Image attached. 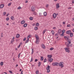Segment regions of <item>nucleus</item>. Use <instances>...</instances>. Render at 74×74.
<instances>
[{
	"label": "nucleus",
	"instance_id": "nucleus-2",
	"mask_svg": "<svg viewBox=\"0 0 74 74\" xmlns=\"http://www.w3.org/2000/svg\"><path fill=\"white\" fill-rule=\"evenodd\" d=\"M64 63L63 62H61L59 63V66L60 67H61V68H63L64 67Z\"/></svg>",
	"mask_w": 74,
	"mask_h": 74
},
{
	"label": "nucleus",
	"instance_id": "nucleus-6",
	"mask_svg": "<svg viewBox=\"0 0 74 74\" xmlns=\"http://www.w3.org/2000/svg\"><path fill=\"white\" fill-rule=\"evenodd\" d=\"M65 45H66V48H68L70 47V44H68L67 42H66Z\"/></svg>",
	"mask_w": 74,
	"mask_h": 74
},
{
	"label": "nucleus",
	"instance_id": "nucleus-13",
	"mask_svg": "<svg viewBox=\"0 0 74 74\" xmlns=\"http://www.w3.org/2000/svg\"><path fill=\"white\" fill-rule=\"evenodd\" d=\"M62 30H61V29H59L58 31V34H60Z\"/></svg>",
	"mask_w": 74,
	"mask_h": 74
},
{
	"label": "nucleus",
	"instance_id": "nucleus-41",
	"mask_svg": "<svg viewBox=\"0 0 74 74\" xmlns=\"http://www.w3.org/2000/svg\"><path fill=\"white\" fill-rule=\"evenodd\" d=\"M39 15L40 16H42V13H39Z\"/></svg>",
	"mask_w": 74,
	"mask_h": 74
},
{
	"label": "nucleus",
	"instance_id": "nucleus-1",
	"mask_svg": "<svg viewBox=\"0 0 74 74\" xmlns=\"http://www.w3.org/2000/svg\"><path fill=\"white\" fill-rule=\"evenodd\" d=\"M35 37L36 38V41L35 42L36 44H38V43H39V41H40L39 38L38 37L37 35L36 34L35 35Z\"/></svg>",
	"mask_w": 74,
	"mask_h": 74
},
{
	"label": "nucleus",
	"instance_id": "nucleus-18",
	"mask_svg": "<svg viewBox=\"0 0 74 74\" xmlns=\"http://www.w3.org/2000/svg\"><path fill=\"white\" fill-rule=\"evenodd\" d=\"M51 69V66L49 65H48V66L46 67V69Z\"/></svg>",
	"mask_w": 74,
	"mask_h": 74
},
{
	"label": "nucleus",
	"instance_id": "nucleus-14",
	"mask_svg": "<svg viewBox=\"0 0 74 74\" xmlns=\"http://www.w3.org/2000/svg\"><path fill=\"white\" fill-rule=\"evenodd\" d=\"M33 14L34 15H37V13L36 12H34L33 13Z\"/></svg>",
	"mask_w": 74,
	"mask_h": 74
},
{
	"label": "nucleus",
	"instance_id": "nucleus-61",
	"mask_svg": "<svg viewBox=\"0 0 74 74\" xmlns=\"http://www.w3.org/2000/svg\"><path fill=\"white\" fill-rule=\"evenodd\" d=\"M32 26H35V23H33L32 24Z\"/></svg>",
	"mask_w": 74,
	"mask_h": 74
},
{
	"label": "nucleus",
	"instance_id": "nucleus-38",
	"mask_svg": "<svg viewBox=\"0 0 74 74\" xmlns=\"http://www.w3.org/2000/svg\"><path fill=\"white\" fill-rule=\"evenodd\" d=\"M30 35H29L27 37V40H29V38H30Z\"/></svg>",
	"mask_w": 74,
	"mask_h": 74
},
{
	"label": "nucleus",
	"instance_id": "nucleus-55",
	"mask_svg": "<svg viewBox=\"0 0 74 74\" xmlns=\"http://www.w3.org/2000/svg\"><path fill=\"white\" fill-rule=\"evenodd\" d=\"M48 6H49V5L48 4H47L46 5V7L47 8L48 7Z\"/></svg>",
	"mask_w": 74,
	"mask_h": 74
},
{
	"label": "nucleus",
	"instance_id": "nucleus-36",
	"mask_svg": "<svg viewBox=\"0 0 74 74\" xmlns=\"http://www.w3.org/2000/svg\"><path fill=\"white\" fill-rule=\"evenodd\" d=\"M54 49L53 48L51 47L50 49V51H52V50H53Z\"/></svg>",
	"mask_w": 74,
	"mask_h": 74
},
{
	"label": "nucleus",
	"instance_id": "nucleus-22",
	"mask_svg": "<svg viewBox=\"0 0 74 74\" xmlns=\"http://www.w3.org/2000/svg\"><path fill=\"white\" fill-rule=\"evenodd\" d=\"M27 25V23H25L24 25V27H26Z\"/></svg>",
	"mask_w": 74,
	"mask_h": 74
},
{
	"label": "nucleus",
	"instance_id": "nucleus-59",
	"mask_svg": "<svg viewBox=\"0 0 74 74\" xmlns=\"http://www.w3.org/2000/svg\"><path fill=\"white\" fill-rule=\"evenodd\" d=\"M58 36V34H55V36Z\"/></svg>",
	"mask_w": 74,
	"mask_h": 74
},
{
	"label": "nucleus",
	"instance_id": "nucleus-10",
	"mask_svg": "<svg viewBox=\"0 0 74 74\" xmlns=\"http://www.w3.org/2000/svg\"><path fill=\"white\" fill-rule=\"evenodd\" d=\"M4 7V5L2 4L0 5V8H3Z\"/></svg>",
	"mask_w": 74,
	"mask_h": 74
},
{
	"label": "nucleus",
	"instance_id": "nucleus-53",
	"mask_svg": "<svg viewBox=\"0 0 74 74\" xmlns=\"http://www.w3.org/2000/svg\"><path fill=\"white\" fill-rule=\"evenodd\" d=\"M71 7H69L68 8V9H71Z\"/></svg>",
	"mask_w": 74,
	"mask_h": 74
},
{
	"label": "nucleus",
	"instance_id": "nucleus-5",
	"mask_svg": "<svg viewBox=\"0 0 74 74\" xmlns=\"http://www.w3.org/2000/svg\"><path fill=\"white\" fill-rule=\"evenodd\" d=\"M36 10L35 8V7H34V6H33L31 7V10L32 11H34L35 10Z\"/></svg>",
	"mask_w": 74,
	"mask_h": 74
},
{
	"label": "nucleus",
	"instance_id": "nucleus-62",
	"mask_svg": "<svg viewBox=\"0 0 74 74\" xmlns=\"http://www.w3.org/2000/svg\"><path fill=\"white\" fill-rule=\"evenodd\" d=\"M63 25H64L65 24V22H63Z\"/></svg>",
	"mask_w": 74,
	"mask_h": 74
},
{
	"label": "nucleus",
	"instance_id": "nucleus-19",
	"mask_svg": "<svg viewBox=\"0 0 74 74\" xmlns=\"http://www.w3.org/2000/svg\"><path fill=\"white\" fill-rule=\"evenodd\" d=\"M41 63L40 62H38V67H40V66H41Z\"/></svg>",
	"mask_w": 74,
	"mask_h": 74
},
{
	"label": "nucleus",
	"instance_id": "nucleus-29",
	"mask_svg": "<svg viewBox=\"0 0 74 74\" xmlns=\"http://www.w3.org/2000/svg\"><path fill=\"white\" fill-rule=\"evenodd\" d=\"M43 62H44V63H45V62H47V59L45 58L44 60V61Z\"/></svg>",
	"mask_w": 74,
	"mask_h": 74
},
{
	"label": "nucleus",
	"instance_id": "nucleus-35",
	"mask_svg": "<svg viewBox=\"0 0 74 74\" xmlns=\"http://www.w3.org/2000/svg\"><path fill=\"white\" fill-rule=\"evenodd\" d=\"M29 19H30V20L32 21V20H33V18L32 17H30L29 18Z\"/></svg>",
	"mask_w": 74,
	"mask_h": 74
},
{
	"label": "nucleus",
	"instance_id": "nucleus-57",
	"mask_svg": "<svg viewBox=\"0 0 74 74\" xmlns=\"http://www.w3.org/2000/svg\"><path fill=\"white\" fill-rule=\"evenodd\" d=\"M53 29H56V28L55 27H54L53 28Z\"/></svg>",
	"mask_w": 74,
	"mask_h": 74
},
{
	"label": "nucleus",
	"instance_id": "nucleus-17",
	"mask_svg": "<svg viewBox=\"0 0 74 74\" xmlns=\"http://www.w3.org/2000/svg\"><path fill=\"white\" fill-rule=\"evenodd\" d=\"M69 34L71 37H72L73 36V33L71 32V33Z\"/></svg>",
	"mask_w": 74,
	"mask_h": 74
},
{
	"label": "nucleus",
	"instance_id": "nucleus-48",
	"mask_svg": "<svg viewBox=\"0 0 74 74\" xmlns=\"http://www.w3.org/2000/svg\"><path fill=\"white\" fill-rule=\"evenodd\" d=\"M70 25L69 24L68 25H67V27H70Z\"/></svg>",
	"mask_w": 74,
	"mask_h": 74
},
{
	"label": "nucleus",
	"instance_id": "nucleus-3",
	"mask_svg": "<svg viewBox=\"0 0 74 74\" xmlns=\"http://www.w3.org/2000/svg\"><path fill=\"white\" fill-rule=\"evenodd\" d=\"M41 47L42 48L44 49H46V47L45 46V45L43 44L41 45Z\"/></svg>",
	"mask_w": 74,
	"mask_h": 74
},
{
	"label": "nucleus",
	"instance_id": "nucleus-45",
	"mask_svg": "<svg viewBox=\"0 0 74 74\" xmlns=\"http://www.w3.org/2000/svg\"><path fill=\"white\" fill-rule=\"evenodd\" d=\"M3 14L4 15H5L6 14V12H4L3 13Z\"/></svg>",
	"mask_w": 74,
	"mask_h": 74
},
{
	"label": "nucleus",
	"instance_id": "nucleus-32",
	"mask_svg": "<svg viewBox=\"0 0 74 74\" xmlns=\"http://www.w3.org/2000/svg\"><path fill=\"white\" fill-rule=\"evenodd\" d=\"M47 73H49L50 72V69H47Z\"/></svg>",
	"mask_w": 74,
	"mask_h": 74
},
{
	"label": "nucleus",
	"instance_id": "nucleus-33",
	"mask_svg": "<svg viewBox=\"0 0 74 74\" xmlns=\"http://www.w3.org/2000/svg\"><path fill=\"white\" fill-rule=\"evenodd\" d=\"M29 40L27 39V40H26L25 44H26V43H27L28 42H29Z\"/></svg>",
	"mask_w": 74,
	"mask_h": 74
},
{
	"label": "nucleus",
	"instance_id": "nucleus-60",
	"mask_svg": "<svg viewBox=\"0 0 74 74\" xmlns=\"http://www.w3.org/2000/svg\"><path fill=\"white\" fill-rule=\"evenodd\" d=\"M64 38H65V39H66V38H67V36H65L64 37Z\"/></svg>",
	"mask_w": 74,
	"mask_h": 74
},
{
	"label": "nucleus",
	"instance_id": "nucleus-8",
	"mask_svg": "<svg viewBox=\"0 0 74 74\" xmlns=\"http://www.w3.org/2000/svg\"><path fill=\"white\" fill-rule=\"evenodd\" d=\"M60 7V6L59 5V4L58 3L56 5V8H59Z\"/></svg>",
	"mask_w": 74,
	"mask_h": 74
},
{
	"label": "nucleus",
	"instance_id": "nucleus-43",
	"mask_svg": "<svg viewBox=\"0 0 74 74\" xmlns=\"http://www.w3.org/2000/svg\"><path fill=\"white\" fill-rule=\"evenodd\" d=\"M11 3H9L8 5V6H11Z\"/></svg>",
	"mask_w": 74,
	"mask_h": 74
},
{
	"label": "nucleus",
	"instance_id": "nucleus-28",
	"mask_svg": "<svg viewBox=\"0 0 74 74\" xmlns=\"http://www.w3.org/2000/svg\"><path fill=\"white\" fill-rule=\"evenodd\" d=\"M51 32L52 33V34L53 35H54V33H55V32L53 30L51 31Z\"/></svg>",
	"mask_w": 74,
	"mask_h": 74
},
{
	"label": "nucleus",
	"instance_id": "nucleus-26",
	"mask_svg": "<svg viewBox=\"0 0 74 74\" xmlns=\"http://www.w3.org/2000/svg\"><path fill=\"white\" fill-rule=\"evenodd\" d=\"M19 36H20V35H19V34H18L16 35V37L17 38H19Z\"/></svg>",
	"mask_w": 74,
	"mask_h": 74
},
{
	"label": "nucleus",
	"instance_id": "nucleus-44",
	"mask_svg": "<svg viewBox=\"0 0 74 74\" xmlns=\"http://www.w3.org/2000/svg\"><path fill=\"white\" fill-rule=\"evenodd\" d=\"M1 66H3V62H2L1 63Z\"/></svg>",
	"mask_w": 74,
	"mask_h": 74
},
{
	"label": "nucleus",
	"instance_id": "nucleus-31",
	"mask_svg": "<svg viewBox=\"0 0 74 74\" xmlns=\"http://www.w3.org/2000/svg\"><path fill=\"white\" fill-rule=\"evenodd\" d=\"M14 40L12 39L11 43H13V42H14Z\"/></svg>",
	"mask_w": 74,
	"mask_h": 74
},
{
	"label": "nucleus",
	"instance_id": "nucleus-23",
	"mask_svg": "<svg viewBox=\"0 0 74 74\" xmlns=\"http://www.w3.org/2000/svg\"><path fill=\"white\" fill-rule=\"evenodd\" d=\"M43 60H44V58L42 56H41L40 58V60L42 61Z\"/></svg>",
	"mask_w": 74,
	"mask_h": 74
},
{
	"label": "nucleus",
	"instance_id": "nucleus-42",
	"mask_svg": "<svg viewBox=\"0 0 74 74\" xmlns=\"http://www.w3.org/2000/svg\"><path fill=\"white\" fill-rule=\"evenodd\" d=\"M38 29V27H36L35 28H34V29L35 30H37V29Z\"/></svg>",
	"mask_w": 74,
	"mask_h": 74
},
{
	"label": "nucleus",
	"instance_id": "nucleus-21",
	"mask_svg": "<svg viewBox=\"0 0 74 74\" xmlns=\"http://www.w3.org/2000/svg\"><path fill=\"white\" fill-rule=\"evenodd\" d=\"M48 57L49 58H52V55H48Z\"/></svg>",
	"mask_w": 74,
	"mask_h": 74
},
{
	"label": "nucleus",
	"instance_id": "nucleus-4",
	"mask_svg": "<svg viewBox=\"0 0 74 74\" xmlns=\"http://www.w3.org/2000/svg\"><path fill=\"white\" fill-rule=\"evenodd\" d=\"M69 48H65V50L66 51V52H68V53H69L70 52V50H69Z\"/></svg>",
	"mask_w": 74,
	"mask_h": 74
},
{
	"label": "nucleus",
	"instance_id": "nucleus-50",
	"mask_svg": "<svg viewBox=\"0 0 74 74\" xmlns=\"http://www.w3.org/2000/svg\"><path fill=\"white\" fill-rule=\"evenodd\" d=\"M32 61H33V58H31V60L30 61V62H32Z\"/></svg>",
	"mask_w": 74,
	"mask_h": 74
},
{
	"label": "nucleus",
	"instance_id": "nucleus-54",
	"mask_svg": "<svg viewBox=\"0 0 74 74\" xmlns=\"http://www.w3.org/2000/svg\"><path fill=\"white\" fill-rule=\"evenodd\" d=\"M20 46H21V45L20 44L18 46V48H20Z\"/></svg>",
	"mask_w": 74,
	"mask_h": 74
},
{
	"label": "nucleus",
	"instance_id": "nucleus-25",
	"mask_svg": "<svg viewBox=\"0 0 74 74\" xmlns=\"http://www.w3.org/2000/svg\"><path fill=\"white\" fill-rule=\"evenodd\" d=\"M45 32H47V30L46 29H45L44 31H43L42 32L43 34H45Z\"/></svg>",
	"mask_w": 74,
	"mask_h": 74
},
{
	"label": "nucleus",
	"instance_id": "nucleus-56",
	"mask_svg": "<svg viewBox=\"0 0 74 74\" xmlns=\"http://www.w3.org/2000/svg\"><path fill=\"white\" fill-rule=\"evenodd\" d=\"M20 74H23V71H22L21 72Z\"/></svg>",
	"mask_w": 74,
	"mask_h": 74
},
{
	"label": "nucleus",
	"instance_id": "nucleus-63",
	"mask_svg": "<svg viewBox=\"0 0 74 74\" xmlns=\"http://www.w3.org/2000/svg\"><path fill=\"white\" fill-rule=\"evenodd\" d=\"M63 34H63V33H62V34H60V36H63Z\"/></svg>",
	"mask_w": 74,
	"mask_h": 74
},
{
	"label": "nucleus",
	"instance_id": "nucleus-52",
	"mask_svg": "<svg viewBox=\"0 0 74 74\" xmlns=\"http://www.w3.org/2000/svg\"><path fill=\"white\" fill-rule=\"evenodd\" d=\"M26 39V38L25 37V38H24L23 39V40L24 41H25Z\"/></svg>",
	"mask_w": 74,
	"mask_h": 74
},
{
	"label": "nucleus",
	"instance_id": "nucleus-47",
	"mask_svg": "<svg viewBox=\"0 0 74 74\" xmlns=\"http://www.w3.org/2000/svg\"><path fill=\"white\" fill-rule=\"evenodd\" d=\"M21 55V53H20L18 55V58H19L20 57V56Z\"/></svg>",
	"mask_w": 74,
	"mask_h": 74
},
{
	"label": "nucleus",
	"instance_id": "nucleus-30",
	"mask_svg": "<svg viewBox=\"0 0 74 74\" xmlns=\"http://www.w3.org/2000/svg\"><path fill=\"white\" fill-rule=\"evenodd\" d=\"M32 54H33V53H34V50L33 49H32Z\"/></svg>",
	"mask_w": 74,
	"mask_h": 74
},
{
	"label": "nucleus",
	"instance_id": "nucleus-7",
	"mask_svg": "<svg viewBox=\"0 0 74 74\" xmlns=\"http://www.w3.org/2000/svg\"><path fill=\"white\" fill-rule=\"evenodd\" d=\"M71 33V31L70 30L67 31L66 32V34H67L68 35H69Z\"/></svg>",
	"mask_w": 74,
	"mask_h": 74
},
{
	"label": "nucleus",
	"instance_id": "nucleus-9",
	"mask_svg": "<svg viewBox=\"0 0 74 74\" xmlns=\"http://www.w3.org/2000/svg\"><path fill=\"white\" fill-rule=\"evenodd\" d=\"M48 60L49 62H52L53 60V59L52 58H48Z\"/></svg>",
	"mask_w": 74,
	"mask_h": 74
},
{
	"label": "nucleus",
	"instance_id": "nucleus-64",
	"mask_svg": "<svg viewBox=\"0 0 74 74\" xmlns=\"http://www.w3.org/2000/svg\"><path fill=\"white\" fill-rule=\"evenodd\" d=\"M72 32H74V29H72Z\"/></svg>",
	"mask_w": 74,
	"mask_h": 74
},
{
	"label": "nucleus",
	"instance_id": "nucleus-37",
	"mask_svg": "<svg viewBox=\"0 0 74 74\" xmlns=\"http://www.w3.org/2000/svg\"><path fill=\"white\" fill-rule=\"evenodd\" d=\"M55 63L56 62L53 63H52L53 66H55Z\"/></svg>",
	"mask_w": 74,
	"mask_h": 74
},
{
	"label": "nucleus",
	"instance_id": "nucleus-49",
	"mask_svg": "<svg viewBox=\"0 0 74 74\" xmlns=\"http://www.w3.org/2000/svg\"><path fill=\"white\" fill-rule=\"evenodd\" d=\"M37 61H38V60H37V59H36L35 60L34 62H37Z\"/></svg>",
	"mask_w": 74,
	"mask_h": 74
},
{
	"label": "nucleus",
	"instance_id": "nucleus-39",
	"mask_svg": "<svg viewBox=\"0 0 74 74\" xmlns=\"http://www.w3.org/2000/svg\"><path fill=\"white\" fill-rule=\"evenodd\" d=\"M38 73H39V71H38L37 70L36 71V74H38Z\"/></svg>",
	"mask_w": 74,
	"mask_h": 74
},
{
	"label": "nucleus",
	"instance_id": "nucleus-46",
	"mask_svg": "<svg viewBox=\"0 0 74 74\" xmlns=\"http://www.w3.org/2000/svg\"><path fill=\"white\" fill-rule=\"evenodd\" d=\"M6 21H9V18L7 17L6 18Z\"/></svg>",
	"mask_w": 74,
	"mask_h": 74
},
{
	"label": "nucleus",
	"instance_id": "nucleus-20",
	"mask_svg": "<svg viewBox=\"0 0 74 74\" xmlns=\"http://www.w3.org/2000/svg\"><path fill=\"white\" fill-rule=\"evenodd\" d=\"M68 42H69V44H71V40H69L68 41Z\"/></svg>",
	"mask_w": 74,
	"mask_h": 74
},
{
	"label": "nucleus",
	"instance_id": "nucleus-24",
	"mask_svg": "<svg viewBox=\"0 0 74 74\" xmlns=\"http://www.w3.org/2000/svg\"><path fill=\"white\" fill-rule=\"evenodd\" d=\"M25 21H21V24H23L25 23Z\"/></svg>",
	"mask_w": 74,
	"mask_h": 74
},
{
	"label": "nucleus",
	"instance_id": "nucleus-51",
	"mask_svg": "<svg viewBox=\"0 0 74 74\" xmlns=\"http://www.w3.org/2000/svg\"><path fill=\"white\" fill-rule=\"evenodd\" d=\"M21 8V7H19L17 8V9H18V10H19Z\"/></svg>",
	"mask_w": 74,
	"mask_h": 74
},
{
	"label": "nucleus",
	"instance_id": "nucleus-58",
	"mask_svg": "<svg viewBox=\"0 0 74 74\" xmlns=\"http://www.w3.org/2000/svg\"><path fill=\"white\" fill-rule=\"evenodd\" d=\"M72 3H74V0H72Z\"/></svg>",
	"mask_w": 74,
	"mask_h": 74
},
{
	"label": "nucleus",
	"instance_id": "nucleus-34",
	"mask_svg": "<svg viewBox=\"0 0 74 74\" xmlns=\"http://www.w3.org/2000/svg\"><path fill=\"white\" fill-rule=\"evenodd\" d=\"M36 26H39V23H37L36 24Z\"/></svg>",
	"mask_w": 74,
	"mask_h": 74
},
{
	"label": "nucleus",
	"instance_id": "nucleus-40",
	"mask_svg": "<svg viewBox=\"0 0 74 74\" xmlns=\"http://www.w3.org/2000/svg\"><path fill=\"white\" fill-rule=\"evenodd\" d=\"M9 73H10V74H13V72H12L11 71H9Z\"/></svg>",
	"mask_w": 74,
	"mask_h": 74
},
{
	"label": "nucleus",
	"instance_id": "nucleus-11",
	"mask_svg": "<svg viewBox=\"0 0 74 74\" xmlns=\"http://www.w3.org/2000/svg\"><path fill=\"white\" fill-rule=\"evenodd\" d=\"M43 15L45 16H47V12H44L43 13Z\"/></svg>",
	"mask_w": 74,
	"mask_h": 74
},
{
	"label": "nucleus",
	"instance_id": "nucleus-16",
	"mask_svg": "<svg viewBox=\"0 0 74 74\" xmlns=\"http://www.w3.org/2000/svg\"><path fill=\"white\" fill-rule=\"evenodd\" d=\"M59 66V63L56 62V63L55 64V66Z\"/></svg>",
	"mask_w": 74,
	"mask_h": 74
},
{
	"label": "nucleus",
	"instance_id": "nucleus-15",
	"mask_svg": "<svg viewBox=\"0 0 74 74\" xmlns=\"http://www.w3.org/2000/svg\"><path fill=\"white\" fill-rule=\"evenodd\" d=\"M10 18L12 20V21H14L15 20V18H14V17L13 16H12Z\"/></svg>",
	"mask_w": 74,
	"mask_h": 74
},
{
	"label": "nucleus",
	"instance_id": "nucleus-27",
	"mask_svg": "<svg viewBox=\"0 0 74 74\" xmlns=\"http://www.w3.org/2000/svg\"><path fill=\"white\" fill-rule=\"evenodd\" d=\"M62 34H64V33H65V30L64 29H63V30H62Z\"/></svg>",
	"mask_w": 74,
	"mask_h": 74
},
{
	"label": "nucleus",
	"instance_id": "nucleus-12",
	"mask_svg": "<svg viewBox=\"0 0 74 74\" xmlns=\"http://www.w3.org/2000/svg\"><path fill=\"white\" fill-rule=\"evenodd\" d=\"M53 16L54 18H56V14L55 13H53Z\"/></svg>",
	"mask_w": 74,
	"mask_h": 74
}]
</instances>
